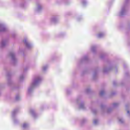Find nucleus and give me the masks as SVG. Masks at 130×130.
<instances>
[{"label": "nucleus", "instance_id": "obj_25", "mask_svg": "<svg viewBox=\"0 0 130 130\" xmlns=\"http://www.w3.org/2000/svg\"><path fill=\"white\" fill-rule=\"evenodd\" d=\"M84 59H86V58H84Z\"/></svg>", "mask_w": 130, "mask_h": 130}, {"label": "nucleus", "instance_id": "obj_7", "mask_svg": "<svg viewBox=\"0 0 130 130\" xmlns=\"http://www.w3.org/2000/svg\"><path fill=\"white\" fill-rule=\"evenodd\" d=\"M7 44V41H3L1 43V45L2 47H4V46H6Z\"/></svg>", "mask_w": 130, "mask_h": 130}, {"label": "nucleus", "instance_id": "obj_9", "mask_svg": "<svg viewBox=\"0 0 130 130\" xmlns=\"http://www.w3.org/2000/svg\"><path fill=\"white\" fill-rule=\"evenodd\" d=\"M28 126H29V124H28L26 123H24L23 124L22 127H23V128H27V127H28Z\"/></svg>", "mask_w": 130, "mask_h": 130}, {"label": "nucleus", "instance_id": "obj_8", "mask_svg": "<svg viewBox=\"0 0 130 130\" xmlns=\"http://www.w3.org/2000/svg\"><path fill=\"white\" fill-rule=\"evenodd\" d=\"M30 113L35 117V115H36V113H35V112L34 111V110H30Z\"/></svg>", "mask_w": 130, "mask_h": 130}, {"label": "nucleus", "instance_id": "obj_23", "mask_svg": "<svg viewBox=\"0 0 130 130\" xmlns=\"http://www.w3.org/2000/svg\"><path fill=\"white\" fill-rule=\"evenodd\" d=\"M12 37H15V36H14V35H13Z\"/></svg>", "mask_w": 130, "mask_h": 130}, {"label": "nucleus", "instance_id": "obj_15", "mask_svg": "<svg viewBox=\"0 0 130 130\" xmlns=\"http://www.w3.org/2000/svg\"><path fill=\"white\" fill-rule=\"evenodd\" d=\"M119 122L122 123V122H123V120L121 118L119 119Z\"/></svg>", "mask_w": 130, "mask_h": 130}, {"label": "nucleus", "instance_id": "obj_14", "mask_svg": "<svg viewBox=\"0 0 130 130\" xmlns=\"http://www.w3.org/2000/svg\"><path fill=\"white\" fill-rule=\"evenodd\" d=\"M87 4V2H86L85 0L82 1V4L83 6H85Z\"/></svg>", "mask_w": 130, "mask_h": 130}, {"label": "nucleus", "instance_id": "obj_24", "mask_svg": "<svg viewBox=\"0 0 130 130\" xmlns=\"http://www.w3.org/2000/svg\"><path fill=\"white\" fill-rule=\"evenodd\" d=\"M127 113H129V111H127Z\"/></svg>", "mask_w": 130, "mask_h": 130}, {"label": "nucleus", "instance_id": "obj_26", "mask_svg": "<svg viewBox=\"0 0 130 130\" xmlns=\"http://www.w3.org/2000/svg\"><path fill=\"white\" fill-rule=\"evenodd\" d=\"M14 122H16V121H14Z\"/></svg>", "mask_w": 130, "mask_h": 130}, {"label": "nucleus", "instance_id": "obj_17", "mask_svg": "<svg viewBox=\"0 0 130 130\" xmlns=\"http://www.w3.org/2000/svg\"><path fill=\"white\" fill-rule=\"evenodd\" d=\"M98 122V120H96V119H95V120H94V121H93V123L94 124H97V123Z\"/></svg>", "mask_w": 130, "mask_h": 130}, {"label": "nucleus", "instance_id": "obj_2", "mask_svg": "<svg viewBox=\"0 0 130 130\" xmlns=\"http://www.w3.org/2000/svg\"><path fill=\"white\" fill-rule=\"evenodd\" d=\"M8 30V28L6 27V25L4 24H0V32H6Z\"/></svg>", "mask_w": 130, "mask_h": 130}, {"label": "nucleus", "instance_id": "obj_13", "mask_svg": "<svg viewBox=\"0 0 130 130\" xmlns=\"http://www.w3.org/2000/svg\"><path fill=\"white\" fill-rule=\"evenodd\" d=\"M104 93H105L104 90H102L100 92V94L101 95V96H102V95H104Z\"/></svg>", "mask_w": 130, "mask_h": 130}, {"label": "nucleus", "instance_id": "obj_3", "mask_svg": "<svg viewBox=\"0 0 130 130\" xmlns=\"http://www.w3.org/2000/svg\"><path fill=\"white\" fill-rule=\"evenodd\" d=\"M24 44L26 47H27L28 49L31 48V47H32V45L30 44V43L28 42V40H27V39H24Z\"/></svg>", "mask_w": 130, "mask_h": 130}, {"label": "nucleus", "instance_id": "obj_10", "mask_svg": "<svg viewBox=\"0 0 130 130\" xmlns=\"http://www.w3.org/2000/svg\"><path fill=\"white\" fill-rule=\"evenodd\" d=\"M104 35V34H99V35H98V37L99 38H102V37H103Z\"/></svg>", "mask_w": 130, "mask_h": 130}, {"label": "nucleus", "instance_id": "obj_6", "mask_svg": "<svg viewBox=\"0 0 130 130\" xmlns=\"http://www.w3.org/2000/svg\"><path fill=\"white\" fill-rule=\"evenodd\" d=\"M10 56L11 57L12 60L14 61L16 59V58L15 57V53H11Z\"/></svg>", "mask_w": 130, "mask_h": 130}, {"label": "nucleus", "instance_id": "obj_5", "mask_svg": "<svg viewBox=\"0 0 130 130\" xmlns=\"http://www.w3.org/2000/svg\"><path fill=\"white\" fill-rule=\"evenodd\" d=\"M56 21H57V18L55 17H52L51 19V22H52V23H56Z\"/></svg>", "mask_w": 130, "mask_h": 130}, {"label": "nucleus", "instance_id": "obj_16", "mask_svg": "<svg viewBox=\"0 0 130 130\" xmlns=\"http://www.w3.org/2000/svg\"><path fill=\"white\" fill-rule=\"evenodd\" d=\"M80 108H84V104H81L80 105Z\"/></svg>", "mask_w": 130, "mask_h": 130}, {"label": "nucleus", "instance_id": "obj_22", "mask_svg": "<svg viewBox=\"0 0 130 130\" xmlns=\"http://www.w3.org/2000/svg\"><path fill=\"white\" fill-rule=\"evenodd\" d=\"M126 3H127L128 2V0H125Z\"/></svg>", "mask_w": 130, "mask_h": 130}, {"label": "nucleus", "instance_id": "obj_20", "mask_svg": "<svg viewBox=\"0 0 130 130\" xmlns=\"http://www.w3.org/2000/svg\"><path fill=\"white\" fill-rule=\"evenodd\" d=\"M95 47H92L91 48V50L92 51H95Z\"/></svg>", "mask_w": 130, "mask_h": 130}, {"label": "nucleus", "instance_id": "obj_11", "mask_svg": "<svg viewBox=\"0 0 130 130\" xmlns=\"http://www.w3.org/2000/svg\"><path fill=\"white\" fill-rule=\"evenodd\" d=\"M16 113H17V110H14L12 112V117H14V116H15V115H16Z\"/></svg>", "mask_w": 130, "mask_h": 130}, {"label": "nucleus", "instance_id": "obj_18", "mask_svg": "<svg viewBox=\"0 0 130 130\" xmlns=\"http://www.w3.org/2000/svg\"><path fill=\"white\" fill-rule=\"evenodd\" d=\"M40 10H41V6L39 5L37 9V11H40Z\"/></svg>", "mask_w": 130, "mask_h": 130}, {"label": "nucleus", "instance_id": "obj_4", "mask_svg": "<svg viewBox=\"0 0 130 130\" xmlns=\"http://www.w3.org/2000/svg\"><path fill=\"white\" fill-rule=\"evenodd\" d=\"M124 14H125V7H122L119 13V15L123 16V15H124Z\"/></svg>", "mask_w": 130, "mask_h": 130}, {"label": "nucleus", "instance_id": "obj_21", "mask_svg": "<svg viewBox=\"0 0 130 130\" xmlns=\"http://www.w3.org/2000/svg\"><path fill=\"white\" fill-rule=\"evenodd\" d=\"M23 79H24V76H22L20 77V80L21 81H22V80H23Z\"/></svg>", "mask_w": 130, "mask_h": 130}, {"label": "nucleus", "instance_id": "obj_1", "mask_svg": "<svg viewBox=\"0 0 130 130\" xmlns=\"http://www.w3.org/2000/svg\"><path fill=\"white\" fill-rule=\"evenodd\" d=\"M42 78L39 75H36L34 76L32 83L30 86L28 88V93L30 94L31 92L33 91V89L35 87H37L39 85L40 82H41Z\"/></svg>", "mask_w": 130, "mask_h": 130}, {"label": "nucleus", "instance_id": "obj_19", "mask_svg": "<svg viewBox=\"0 0 130 130\" xmlns=\"http://www.w3.org/2000/svg\"><path fill=\"white\" fill-rule=\"evenodd\" d=\"M16 100H19L20 99V96L19 95H17L15 98Z\"/></svg>", "mask_w": 130, "mask_h": 130}, {"label": "nucleus", "instance_id": "obj_12", "mask_svg": "<svg viewBox=\"0 0 130 130\" xmlns=\"http://www.w3.org/2000/svg\"><path fill=\"white\" fill-rule=\"evenodd\" d=\"M47 68H48L47 66H44L43 67L42 70L44 71H46V70H47Z\"/></svg>", "mask_w": 130, "mask_h": 130}]
</instances>
